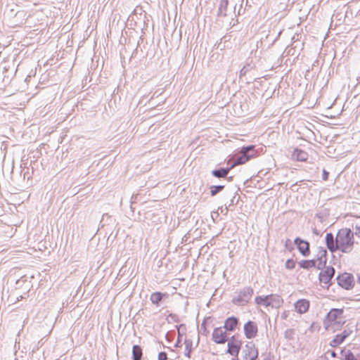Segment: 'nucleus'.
<instances>
[{
	"label": "nucleus",
	"instance_id": "obj_1",
	"mask_svg": "<svg viewBox=\"0 0 360 360\" xmlns=\"http://www.w3.org/2000/svg\"><path fill=\"white\" fill-rule=\"evenodd\" d=\"M212 340L217 344H224L227 342L224 360H240L238 355L242 347V340L236 335L229 339L228 331L224 327L213 329Z\"/></svg>",
	"mask_w": 360,
	"mask_h": 360
},
{
	"label": "nucleus",
	"instance_id": "obj_2",
	"mask_svg": "<svg viewBox=\"0 0 360 360\" xmlns=\"http://www.w3.org/2000/svg\"><path fill=\"white\" fill-rule=\"evenodd\" d=\"M345 323L344 310L342 309H332L323 320L324 328L331 333H335Z\"/></svg>",
	"mask_w": 360,
	"mask_h": 360
},
{
	"label": "nucleus",
	"instance_id": "obj_14",
	"mask_svg": "<svg viewBox=\"0 0 360 360\" xmlns=\"http://www.w3.org/2000/svg\"><path fill=\"white\" fill-rule=\"evenodd\" d=\"M326 244L328 249L331 252H335L338 250V245L337 242V237L334 239V236L331 233H328L325 237Z\"/></svg>",
	"mask_w": 360,
	"mask_h": 360
},
{
	"label": "nucleus",
	"instance_id": "obj_7",
	"mask_svg": "<svg viewBox=\"0 0 360 360\" xmlns=\"http://www.w3.org/2000/svg\"><path fill=\"white\" fill-rule=\"evenodd\" d=\"M259 351L255 344L248 342L242 349L243 360H258Z\"/></svg>",
	"mask_w": 360,
	"mask_h": 360
},
{
	"label": "nucleus",
	"instance_id": "obj_24",
	"mask_svg": "<svg viewBox=\"0 0 360 360\" xmlns=\"http://www.w3.org/2000/svg\"><path fill=\"white\" fill-rule=\"evenodd\" d=\"M290 315V311L285 310L281 313V319L283 320H286Z\"/></svg>",
	"mask_w": 360,
	"mask_h": 360
},
{
	"label": "nucleus",
	"instance_id": "obj_8",
	"mask_svg": "<svg viewBox=\"0 0 360 360\" xmlns=\"http://www.w3.org/2000/svg\"><path fill=\"white\" fill-rule=\"evenodd\" d=\"M244 335L247 339H254L258 334V326L256 322L248 321L243 325Z\"/></svg>",
	"mask_w": 360,
	"mask_h": 360
},
{
	"label": "nucleus",
	"instance_id": "obj_3",
	"mask_svg": "<svg viewBox=\"0 0 360 360\" xmlns=\"http://www.w3.org/2000/svg\"><path fill=\"white\" fill-rule=\"evenodd\" d=\"M338 250L344 253H349L354 248V233L349 228L340 229L337 234Z\"/></svg>",
	"mask_w": 360,
	"mask_h": 360
},
{
	"label": "nucleus",
	"instance_id": "obj_26",
	"mask_svg": "<svg viewBox=\"0 0 360 360\" xmlns=\"http://www.w3.org/2000/svg\"><path fill=\"white\" fill-rule=\"evenodd\" d=\"M288 333H290V335H292V333H293L292 330H288L285 331V335H287Z\"/></svg>",
	"mask_w": 360,
	"mask_h": 360
},
{
	"label": "nucleus",
	"instance_id": "obj_16",
	"mask_svg": "<svg viewBox=\"0 0 360 360\" xmlns=\"http://www.w3.org/2000/svg\"><path fill=\"white\" fill-rule=\"evenodd\" d=\"M292 158L297 161L305 162L308 159V153L301 149L295 148L292 153Z\"/></svg>",
	"mask_w": 360,
	"mask_h": 360
},
{
	"label": "nucleus",
	"instance_id": "obj_21",
	"mask_svg": "<svg viewBox=\"0 0 360 360\" xmlns=\"http://www.w3.org/2000/svg\"><path fill=\"white\" fill-rule=\"evenodd\" d=\"M224 186H212L210 187V193L212 196H214L219 191H222Z\"/></svg>",
	"mask_w": 360,
	"mask_h": 360
},
{
	"label": "nucleus",
	"instance_id": "obj_12",
	"mask_svg": "<svg viewBox=\"0 0 360 360\" xmlns=\"http://www.w3.org/2000/svg\"><path fill=\"white\" fill-rule=\"evenodd\" d=\"M310 303L308 300L300 299L294 304L295 311L300 314H305L309 309Z\"/></svg>",
	"mask_w": 360,
	"mask_h": 360
},
{
	"label": "nucleus",
	"instance_id": "obj_5",
	"mask_svg": "<svg viewBox=\"0 0 360 360\" xmlns=\"http://www.w3.org/2000/svg\"><path fill=\"white\" fill-rule=\"evenodd\" d=\"M255 303L265 307L278 309L283 304V299L276 294H271L265 296H257L255 297Z\"/></svg>",
	"mask_w": 360,
	"mask_h": 360
},
{
	"label": "nucleus",
	"instance_id": "obj_4",
	"mask_svg": "<svg viewBox=\"0 0 360 360\" xmlns=\"http://www.w3.org/2000/svg\"><path fill=\"white\" fill-rule=\"evenodd\" d=\"M240 155L231 164V168L244 165L258 156L257 151L255 150L254 145L242 147L240 150Z\"/></svg>",
	"mask_w": 360,
	"mask_h": 360
},
{
	"label": "nucleus",
	"instance_id": "obj_10",
	"mask_svg": "<svg viewBox=\"0 0 360 360\" xmlns=\"http://www.w3.org/2000/svg\"><path fill=\"white\" fill-rule=\"evenodd\" d=\"M337 280L338 285L346 290L352 288L354 285V277L349 273H342L338 276Z\"/></svg>",
	"mask_w": 360,
	"mask_h": 360
},
{
	"label": "nucleus",
	"instance_id": "obj_15",
	"mask_svg": "<svg viewBox=\"0 0 360 360\" xmlns=\"http://www.w3.org/2000/svg\"><path fill=\"white\" fill-rule=\"evenodd\" d=\"M349 335H350V332H349L348 330H344L340 334H338L335 336V338L330 342V345L333 347H338V345L342 344L345 340V339L347 337H349Z\"/></svg>",
	"mask_w": 360,
	"mask_h": 360
},
{
	"label": "nucleus",
	"instance_id": "obj_22",
	"mask_svg": "<svg viewBox=\"0 0 360 360\" xmlns=\"http://www.w3.org/2000/svg\"><path fill=\"white\" fill-rule=\"evenodd\" d=\"M167 355L165 352H160L158 354V360H167Z\"/></svg>",
	"mask_w": 360,
	"mask_h": 360
},
{
	"label": "nucleus",
	"instance_id": "obj_18",
	"mask_svg": "<svg viewBox=\"0 0 360 360\" xmlns=\"http://www.w3.org/2000/svg\"><path fill=\"white\" fill-rule=\"evenodd\" d=\"M133 360H141L142 349L140 346L134 345L132 349Z\"/></svg>",
	"mask_w": 360,
	"mask_h": 360
},
{
	"label": "nucleus",
	"instance_id": "obj_20",
	"mask_svg": "<svg viewBox=\"0 0 360 360\" xmlns=\"http://www.w3.org/2000/svg\"><path fill=\"white\" fill-rule=\"evenodd\" d=\"M296 261L294 259H288L285 263V267L288 270H292L295 268Z\"/></svg>",
	"mask_w": 360,
	"mask_h": 360
},
{
	"label": "nucleus",
	"instance_id": "obj_9",
	"mask_svg": "<svg viewBox=\"0 0 360 360\" xmlns=\"http://www.w3.org/2000/svg\"><path fill=\"white\" fill-rule=\"evenodd\" d=\"M335 274V269L332 266H326L322 269L319 274V279L321 284L327 288L330 284V281Z\"/></svg>",
	"mask_w": 360,
	"mask_h": 360
},
{
	"label": "nucleus",
	"instance_id": "obj_11",
	"mask_svg": "<svg viewBox=\"0 0 360 360\" xmlns=\"http://www.w3.org/2000/svg\"><path fill=\"white\" fill-rule=\"evenodd\" d=\"M294 243L296 245L297 248L300 253L303 257H308L310 255L309 243L307 240H302L300 238H296L294 240Z\"/></svg>",
	"mask_w": 360,
	"mask_h": 360
},
{
	"label": "nucleus",
	"instance_id": "obj_17",
	"mask_svg": "<svg viewBox=\"0 0 360 360\" xmlns=\"http://www.w3.org/2000/svg\"><path fill=\"white\" fill-rule=\"evenodd\" d=\"M231 167L229 168H223L218 170H214L212 172L213 176L217 178H224L227 176L229 171L231 169Z\"/></svg>",
	"mask_w": 360,
	"mask_h": 360
},
{
	"label": "nucleus",
	"instance_id": "obj_6",
	"mask_svg": "<svg viewBox=\"0 0 360 360\" xmlns=\"http://www.w3.org/2000/svg\"><path fill=\"white\" fill-rule=\"evenodd\" d=\"M317 259H303L298 264L300 268L304 269H310L318 266H323L327 262V251L324 248H320L317 255Z\"/></svg>",
	"mask_w": 360,
	"mask_h": 360
},
{
	"label": "nucleus",
	"instance_id": "obj_27",
	"mask_svg": "<svg viewBox=\"0 0 360 360\" xmlns=\"http://www.w3.org/2000/svg\"><path fill=\"white\" fill-rule=\"evenodd\" d=\"M330 354H331V356H333V357H334V358L337 356V354H336V353H335V352H334V351H332V352H330Z\"/></svg>",
	"mask_w": 360,
	"mask_h": 360
},
{
	"label": "nucleus",
	"instance_id": "obj_28",
	"mask_svg": "<svg viewBox=\"0 0 360 360\" xmlns=\"http://www.w3.org/2000/svg\"><path fill=\"white\" fill-rule=\"evenodd\" d=\"M221 4H224L226 6L228 4V0H221Z\"/></svg>",
	"mask_w": 360,
	"mask_h": 360
},
{
	"label": "nucleus",
	"instance_id": "obj_13",
	"mask_svg": "<svg viewBox=\"0 0 360 360\" xmlns=\"http://www.w3.org/2000/svg\"><path fill=\"white\" fill-rule=\"evenodd\" d=\"M239 326V319L236 316H229L224 321V328L228 332L235 331Z\"/></svg>",
	"mask_w": 360,
	"mask_h": 360
},
{
	"label": "nucleus",
	"instance_id": "obj_25",
	"mask_svg": "<svg viewBox=\"0 0 360 360\" xmlns=\"http://www.w3.org/2000/svg\"><path fill=\"white\" fill-rule=\"evenodd\" d=\"M328 172H326V170H323V179L324 181H326L328 179Z\"/></svg>",
	"mask_w": 360,
	"mask_h": 360
},
{
	"label": "nucleus",
	"instance_id": "obj_19",
	"mask_svg": "<svg viewBox=\"0 0 360 360\" xmlns=\"http://www.w3.org/2000/svg\"><path fill=\"white\" fill-rule=\"evenodd\" d=\"M165 295L160 292H155L151 294L150 301L154 304L158 305Z\"/></svg>",
	"mask_w": 360,
	"mask_h": 360
},
{
	"label": "nucleus",
	"instance_id": "obj_23",
	"mask_svg": "<svg viewBox=\"0 0 360 360\" xmlns=\"http://www.w3.org/2000/svg\"><path fill=\"white\" fill-rule=\"evenodd\" d=\"M354 229H355V235L358 238H360V223H358L355 225Z\"/></svg>",
	"mask_w": 360,
	"mask_h": 360
}]
</instances>
